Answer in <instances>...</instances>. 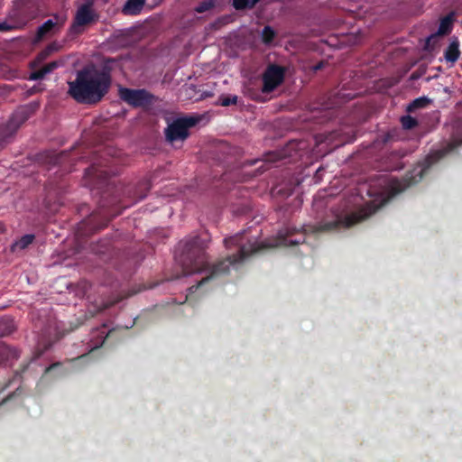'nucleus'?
I'll return each instance as SVG.
<instances>
[{
  "label": "nucleus",
  "mask_w": 462,
  "mask_h": 462,
  "mask_svg": "<svg viewBox=\"0 0 462 462\" xmlns=\"http://www.w3.org/2000/svg\"><path fill=\"white\" fill-rule=\"evenodd\" d=\"M245 240V232L237 233L233 236L225 238V246L227 249L236 247L237 252L217 262L212 266H210L208 262V255L206 254L208 245L205 239L196 236L183 241L181 253L177 256V260L182 268L184 275L201 273L204 270L209 269V274L207 277L203 278L196 285L189 287V295L196 292L199 287L210 279L228 273L230 266L243 262L245 259L264 247L259 245L256 240Z\"/></svg>",
  "instance_id": "2"
},
{
  "label": "nucleus",
  "mask_w": 462,
  "mask_h": 462,
  "mask_svg": "<svg viewBox=\"0 0 462 462\" xmlns=\"http://www.w3.org/2000/svg\"><path fill=\"white\" fill-rule=\"evenodd\" d=\"M40 108V102L32 101L19 106L9 120L0 125V149L11 143L13 137L21 127Z\"/></svg>",
  "instance_id": "5"
},
{
  "label": "nucleus",
  "mask_w": 462,
  "mask_h": 462,
  "mask_svg": "<svg viewBox=\"0 0 462 462\" xmlns=\"http://www.w3.org/2000/svg\"><path fill=\"white\" fill-rule=\"evenodd\" d=\"M34 239L35 236L32 234H27L23 236L20 239L12 244L11 252L16 253L18 251L26 249L31 244H32Z\"/></svg>",
  "instance_id": "16"
},
{
  "label": "nucleus",
  "mask_w": 462,
  "mask_h": 462,
  "mask_svg": "<svg viewBox=\"0 0 462 462\" xmlns=\"http://www.w3.org/2000/svg\"><path fill=\"white\" fill-rule=\"evenodd\" d=\"M61 157H62V154H55L52 158H51V162L53 164H58L61 162Z\"/></svg>",
  "instance_id": "29"
},
{
  "label": "nucleus",
  "mask_w": 462,
  "mask_h": 462,
  "mask_svg": "<svg viewBox=\"0 0 462 462\" xmlns=\"http://www.w3.org/2000/svg\"><path fill=\"white\" fill-rule=\"evenodd\" d=\"M275 35L274 30L271 26L266 25L262 31V41L265 44H270L274 40Z\"/></svg>",
  "instance_id": "19"
},
{
  "label": "nucleus",
  "mask_w": 462,
  "mask_h": 462,
  "mask_svg": "<svg viewBox=\"0 0 462 462\" xmlns=\"http://www.w3.org/2000/svg\"><path fill=\"white\" fill-rule=\"evenodd\" d=\"M430 99L427 97H418L414 99L412 102H411L407 106V111L410 113H412L416 111L417 109L423 108L427 106L430 104Z\"/></svg>",
  "instance_id": "18"
},
{
  "label": "nucleus",
  "mask_w": 462,
  "mask_h": 462,
  "mask_svg": "<svg viewBox=\"0 0 462 462\" xmlns=\"http://www.w3.org/2000/svg\"><path fill=\"white\" fill-rule=\"evenodd\" d=\"M233 6L236 10L251 9L254 5H251V0H233Z\"/></svg>",
  "instance_id": "23"
},
{
  "label": "nucleus",
  "mask_w": 462,
  "mask_h": 462,
  "mask_svg": "<svg viewBox=\"0 0 462 462\" xmlns=\"http://www.w3.org/2000/svg\"><path fill=\"white\" fill-rule=\"evenodd\" d=\"M112 83L109 71L84 68L69 82V95L78 103L96 105L108 93Z\"/></svg>",
  "instance_id": "3"
},
{
  "label": "nucleus",
  "mask_w": 462,
  "mask_h": 462,
  "mask_svg": "<svg viewBox=\"0 0 462 462\" xmlns=\"http://www.w3.org/2000/svg\"><path fill=\"white\" fill-rule=\"evenodd\" d=\"M106 250V249H105V250H99V251H97V254H105Z\"/></svg>",
  "instance_id": "35"
},
{
  "label": "nucleus",
  "mask_w": 462,
  "mask_h": 462,
  "mask_svg": "<svg viewBox=\"0 0 462 462\" xmlns=\"http://www.w3.org/2000/svg\"><path fill=\"white\" fill-rule=\"evenodd\" d=\"M452 30V18L450 16H446L441 19L440 23L438 28L437 34L438 35H447Z\"/></svg>",
  "instance_id": "17"
},
{
  "label": "nucleus",
  "mask_w": 462,
  "mask_h": 462,
  "mask_svg": "<svg viewBox=\"0 0 462 462\" xmlns=\"http://www.w3.org/2000/svg\"><path fill=\"white\" fill-rule=\"evenodd\" d=\"M445 153L446 152L442 150H439L432 153H430L424 160V164H425L424 169H421L420 171V172L418 174H416L415 176L411 175V176H407L405 178V180H404L406 181L405 187L411 186V185L415 184L418 181H420L423 177V173H424L425 170L430 168L432 164L437 162L441 158H443Z\"/></svg>",
  "instance_id": "11"
},
{
  "label": "nucleus",
  "mask_w": 462,
  "mask_h": 462,
  "mask_svg": "<svg viewBox=\"0 0 462 462\" xmlns=\"http://www.w3.org/2000/svg\"><path fill=\"white\" fill-rule=\"evenodd\" d=\"M201 119V116H189L176 118L165 129L167 141L171 143L177 141H185L189 136V130L198 125Z\"/></svg>",
  "instance_id": "6"
},
{
  "label": "nucleus",
  "mask_w": 462,
  "mask_h": 462,
  "mask_svg": "<svg viewBox=\"0 0 462 462\" xmlns=\"http://www.w3.org/2000/svg\"><path fill=\"white\" fill-rule=\"evenodd\" d=\"M212 94L211 93H205V97H211Z\"/></svg>",
  "instance_id": "36"
},
{
  "label": "nucleus",
  "mask_w": 462,
  "mask_h": 462,
  "mask_svg": "<svg viewBox=\"0 0 462 462\" xmlns=\"http://www.w3.org/2000/svg\"><path fill=\"white\" fill-rule=\"evenodd\" d=\"M323 66H324V63H323L322 61H321V62H319L318 64H316V65L313 67V69H314L315 71L319 70V69H321L323 68Z\"/></svg>",
  "instance_id": "31"
},
{
  "label": "nucleus",
  "mask_w": 462,
  "mask_h": 462,
  "mask_svg": "<svg viewBox=\"0 0 462 462\" xmlns=\"http://www.w3.org/2000/svg\"><path fill=\"white\" fill-rule=\"evenodd\" d=\"M40 91V88H38L37 87H32V88H30L28 90V95H33L35 94L36 92Z\"/></svg>",
  "instance_id": "30"
},
{
  "label": "nucleus",
  "mask_w": 462,
  "mask_h": 462,
  "mask_svg": "<svg viewBox=\"0 0 462 462\" xmlns=\"http://www.w3.org/2000/svg\"><path fill=\"white\" fill-rule=\"evenodd\" d=\"M259 0H251V5H255Z\"/></svg>",
  "instance_id": "33"
},
{
  "label": "nucleus",
  "mask_w": 462,
  "mask_h": 462,
  "mask_svg": "<svg viewBox=\"0 0 462 462\" xmlns=\"http://www.w3.org/2000/svg\"><path fill=\"white\" fill-rule=\"evenodd\" d=\"M95 20V14L88 5H82L76 13L74 21L69 27V33L78 35L83 32V26L90 24Z\"/></svg>",
  "instance_id": "9"
},
{
  "label": "nucleus",
  "mask_w": 462,
  "mask_h": 462,
  "mask_svg": "<svg viewBox=\"0 0 462 462\" xmlns=\"http://www.w3.org/2000/svg\"><path fill=\"white\" fill-rule=\"evenodd\" d=\"M67 21L66 14H53L51 18L44 22L37 31V38L43 39L59 32Z\"/></svg>",
  "instance_id": "10"
},
{
  "label": "nucleus",
  "mask_w": 462,
  "mask_h": 462,
  "mask_svg": "<svg viewBox=\"0 0 462 462\" xmlns=\"http://www.w3.org/2000/svg\"><path fill=\"white\" fill-rule=\"evenodd\" d=\"M60 65L58 61H51L45 65H43L42 68H40L37 70L32 71L30 74L29 79L32 80H39L42 79L47 74L53 71L55 69H57Z\"/></svg>",
  "instance_id": "14"
},
{
  "label": "nucleus",
  "mask_w": 462,
  "mask_h": 462,
  "mask_svg": "<svg viewBox=\"0 0 462 462\" xmlns=\"http://www.w3.org/2000/svg\"><path fill=\"white\" fill-rule=\"evenodd\" d=\"M14 331V325L12 322H9L6 326V328L2 332L3 336L9 335Z\"/></svg>",
  "instance_id": "28"
},
{
  "label": "nucleus",
  "mask_w": 462,
  "mask_h": 462,
  "mask_svg": "<svg viewBox=\"0 0 462 462\" xmlns=\"http://www.w3.org/2000/svg\"><path fill=\"white\" fill-rule=\"evenodd\" d=\"M8 29V25L5 23H0V32L6 31Z\"/></svg>",
  "instance_id": "32"
},
{
  "label": "nucleus",
  "mask_w": 462,
  "mask_h": 462,
  "mask_svg": "<svg viewBox=\"0 0 462 462\" xmlns=\"http://www.w3.org/2000/svg\"><path fill=\"white\" fill-rule=\"evenodd\" d=\"M20 356L16 347L0 342V366H11Z\"/></svg>",
  "instance_id": "12"
},
{
  "label": "nucleus",
  "mask_w": 462,
  "mask_h": 462,
  "mask_svg": "<svg viewBox=\"0 0 462 462\" xmlns=\"http://www.w3.org/2000/svg\"><path fill=\"white\" fill-rule=\"evenodd\" d=\"M109 163L108 161L96 162L85 171L86 185L100 193L97 210L81 222V228L87 234L105 228L123 209L143 199L152 187L147 179H143L134 185H117L112 180L116 170Z\"/></svg>",
  "instance_id": "1"
},
{
  "label": "nucleus",
  "mask_w": 462,
  "mask_h": 462,
  "mask_svg": "<svg viewBox=\"0 0 462 462\" xmlns=\"http://www.w3.org/2000/svg\"><path fill=\"white\" fill-rule=\"evenodd\" d=\"M286 69L277 64H270L264 70L263 79V93H271L284 81Z\"/></svg>",
  "instance_id": "8"
},
{
  "label": "nucleus",
  "mask_w": 462,
  "mask_h": 462,
  "mask_svg": "<svg viewBox=\"0 0 462 462\" xmlns=\"http://www.w3.org/2000/svg\"><path fill=\"white\" fill-rule=\"evenodd\" d=\"M402 125L404 129L411 130L418 125V121L411 116H403L401 118Z\"/></svg>",
  "instance_id": "21"
},
{
  "label": "nucleus",
  "mask_w": 462,
  "mask_h": 462,
  "mask_svg": "<svg viewBox=\"0 0 462 462\" xmlns=\"http://www.w3.org/2000/svg\"><path fill=\"white\" fill-rule=\"evenodd\" d=\"M375 211V208H362L345 216H336L332 220H324L318 225L308 226L299 231L295 227H286L278 233V245L283 246H293L303 244L307 233H325L339 231L351 227L352 226L365 220Z\"/></svg>",
  "instance_id": "4"
},
{
  "label": "nucleus",
  "mask_w": 462,
  "mask_h": 462,
  "mask_svg": "<svg viewBox=\"0 0 462 462\" xmlns=\"http://www.w3.org/2000/svg\"><path fill=\"white\" fill-rule=\"evenodd\" d=\"M145 0H127L123 7V13L126 15H137L141 13Z\"/></svg>",
  "instance_id": "15"
},
{
  "label": "nucleus",
  "mask_w": 462,
  "mask_h": 462,
  "mask_svg": "<svg viewBox=\"0 0 462 462\" xmlns=\"http://www.w3.org/2000/svg\"><path fill=\"white\" fill-rule=\"evenodd\" d=\"M120 300H121V298H116L114 300L103 301L101 303L100 307H98V311L106 310V309L110 308L111 306L115 305L116 303H117Z\"/></svg>",
  "instance_id": "24"
},
{
  "label": "nucleus",
  "mask_w": 462,
  "mask_h": 462,
  "mask_svg": "<svg viewBox=\"0 0 462 462\" xmlns=\"http://www.w3.org/2000/svg\"><path fill=\"white\" fill-rule=\"evenodd\" d=\"M279 159L280 157L275 152H270L266 155L267 162H277Z\"/></svg>",
  "instance_id": "27"
},
{
  "label": "nucleus",
  "mask_w": 462,
  "mask_h": 462,
  "mask_svg": "<svg viewBox=\"0 0 462 462\" xmlns=\"http://www.w3.org/2000/svg\"><path fill=\"white\" fill-rule=\"evenodd\" d=\"M238 97L236 95H222L219 97L217 105L229 106L237 103Z\"/></svg>",
  "instance_id": "20"
},
{
  "label": "nucleus",
  "mask_w": 462,
  "mask_h": 462,
  "mask_svg": "<svg viewBox=\"0 0 462 462\" xmlns=\"http://www.w3.org/2000/svg\"><path fill=\"white\" fill-rule=\"evenodd\" d=\"M80 285L82 286V288L84 290V295L88 298L89 291L91 290L92 284L90 282H88V281L84 280V281L80 282Z\"/></svg>",
  "instance_id": "25"
},
{
  "label": "nucleus",
  "mask_w": 462,
  "mask_h": 462,
  "mask_svg": "<svg viewBox=\"0 0 462 462\" xmlns=\"http://www.w3.org/2000/svg\"><path fill=\"white\" fill-rule=\"evenodd\" d=\"M118 96L120 99L132 107L146 108L152 106L156 97L144 88H119Z\"/></svg>",
  "instance_id": "7"
},
{
  "label": "nucleus",
  "mask_w": 462,
  "mask_h": 462,
  "mask_svg": "<svg viewBox=\"0 0 462 462\" xmlns=\"http://www.w3.org/2000/svg\"><path fill=\"white\" fill-rule=\"evenodd\" d=\"M51 52V47H48L46 48L45 50H43L42 51H41L37 57L38 60H45L49 55L50 53Z\"/></svg>",
  "instance_id": "26"
},
{
  "label": "nucleus",
  "mask_w": 462,
  "mask_h": 462,
  "mask_svg": "<svg viewBox=\"0 0 462 462\" xmlns=\"http://www.w3.org/2000/svg\"><path fill=\"white\" fill-rule=\"evenodd\" d=\"M215 6V1L214 0H204L200 2L196 7L195 11L199 14L205 13L210 9H212Z\"/></svg>",
  "instance_id": "22"
},
{
  "label": "nucleus",
  "mask_w": 462,
  "mask_h": 462,
  "mask_svg": "<svg viewBox=\"0 0 462 462\" xmlns=\"http://www.w3.org/2000/svg\"><path fill=\"white\" fill-rule=\"evenodd\" d=\"M57 365H58V364H54V365H52L49 366V367L46 369V372L50 371V370L51 369V367H52V366Z\"/></svg>",
  "instance_id": "34"
},
{
  "label": "nucleus",
  "mask_w": 462,
  "mask_h": 462,
  "mask_svg": "<svg viewBox=\"0 0 462 462\" xmlns=\"http://www.w3.org/2000/svg\"><path fill=\"white\" fill-rule=\"evenodd\" d=\"M460 54L459 41L457 37H453L444 51V58L447 62H449L451 66H453L459 59Z\"/></svg>",
  "instance_id": "13"
}]
</instances>
